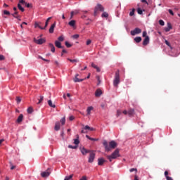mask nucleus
I'll return each mask as SVG.
<instances>
[{
    "mask_svg": "<svg viewBox=\"0 0 180 180\" xmlns=\"http://www.w3.org/2000/svg\"><path fill=\"white\" fill-rule=\"evenodd\" d=\"M105 151L109 153V151H112V150H115V148L117 147V143H116L115 141H111L109 142V144L108 143V141H105L103 143Z\"/></svg>",
    "mask_w": 180,
    "mask_h": 180,
    "instance_id": "obj_1",
    "label": "nucleus"
},
{
    "mask_svg": "<svg viewBox=\"0 0 180 180\" xmlns=\"http://www.w3.org/2000/svg\"><path fill=\"white\" fill-rule=\"evenodd\" d=\"M119 149H116L111 155H107L108 160H109L110 162H112V160H116L118 157H120V153H119Z\"/></svg>",
    "mask_w": 180,
    "mask_h": 180,
    "instance_id": "obj_2",
    "label": "nucleus"
},
{
    "mask_svg": "<svg viewBox=\"0 0 180 180\" xmlns=\"http://www.w3.org/2000/svg\"><path fill=\"white\" fill-rule=\"evenodd\" d=\"M120 84V73L119 70H117L115 72L114 80H113V85L116 88H117V86Z\"/></svg>",
    "mask_w": 180,
    "mask_h": 180,
    "instance_id": "obj_3",
    "label": "nucleus"
},
{
    "mask_svg": "<svg viewBox=\"0 0 180 180\" xmlns=\"http://www.w3.org/2000/svg\"><path fill=\"white\" fill-rule=\"evenodd\" d=\"M79 135H77V139H74V144H75V146H72V145L68 146V148H72V150H76V148H78V144H79Z\"/></svg>",
    "mask_w": 180,
    "mask_h": 180,
    "instance_id": "obj_4",
    "label": "nucleus"
},
{
    "mask_svg": "<svg viewBox=\"0 0 180 180\" xmlns=\"http://www.w3.org/2000/svg\"><path fill=\"white\" fill-rule=\"evenodd\" d=\"M103 11H105L103 6L101 4H97L94 9V16H96L98 12H103Z\"/></svg>",
    "mask_w": 180,
    "mask_h": 180,
    "instance_id": "obj_5",
    "label": "nucleus"
},
{
    "mask_svg": "<svg viewBox=\"0 0 180 180\" xmlns=\"http://www.w3.org/2000/svg\"><path fill=\"white\" fill-rule=\"evenodd\" d=\"M95 155H96L95 152H94V150H91V152L89 153L88 162H89L90 164H92V162H94V160H95Z\"/></svg>",
    "mask_w": 180,
    "mask_h": 180,
    "instance_id": "obj_6",
    "label": "nucleus"
},
{
    "mask_svg": "<svg viewBox=\"0 0 180 180\" xmlns=\"http://www.w3.org/2000/svg\"><path fill=\"white\" fill-rule=\"evenodd\" d=\"M141 33V29L136 27L134 30L131 31V36H136V34H140Z\"/></svg>",
    "mask_w": 180,
    "mask_h": 180,
    "instance_id": "obj_7",
    "label": "nucleus"
},
{
    "mask_svg": "<svg viewBox=\"0 0 180 180\" xmlns=\"http://www.w3.org/2000/svg\"><path fill=\"white\" fill-rule=\"evenodd\" d=\"M34 43H36V44H43L46 41V39L43 38H40L39 39H37L36 38H34L33 39Z\"/></svg>",
    "mask_w": 180,
    "mask_h": 180,
    "instance_id": "obj_8",
    "label": "nucleus"
},
{
    "mask_svg": "<svg viewBox=\"0 0 180 180\" xmlns=\"http://www.w3.org/2000/svg\"><path fill=\"white\" fill-rule=\"evenodd\" d=\"M150 43V37H146L143 41V46H147Z\"/></svg>",
    "mask_w": 180,
    "mask_h": 180,
    "instance_id": "obj_9",
    "label": "nucleus"
},
{
    "mask_svg": "<svg viewBox=\"0 0 180 180\" xmlns=\"http://www.w3.org/2000/svg\"><path fill=\"white\" fill-rule=\"evenodd\" d=\"M78 77H79V75L77 74L75 75V77L74 78L75 82H82V81H84V79H79Z\"/></svg>",
    "mask_w": 180,
    "mask_h": 180,
    "instance_id": "obj_10",
    "label": "nucleus"
},
{
    "mask_svg": "<svg viewBox=\"0 0 180 180\" xmlns=\"http://www.w3.org/2000/svg\"><path fill=\"white\" fill-rule=\"evenodd\" d=\"M92 150H86L85 148L81 149V153L83 155L88 154V153H91Z\"/></svg>",
    "mask_w": 180,
    "mask_h": 180,
    "instance_id": "obj_11",
    "label": "nucleus"
},
{
    "mask_svg": "<svg viewBox=\"0 0 180 180\" xmlns=\"http://www.w3.org/2000/svg\"><path fill=\"white\" fill-rule=\"evenodd\" d=\"M50 176V172H43L42 173H41V176H42V178H47V176Z\"/></svg>",
    "mask_w": 180,
    "mask_h": 180,
    "instance_id": "obj_12",
    "label": "nucleus"
},
{
    "mask_svg": "<svg viewBox=\"0 0 180 180\" xmlns=\"http://www.w3.org/2000/svg\"><path fill=\"white\" fill-rule=\"evenodd\" d=\"M56 22L51 25V26L49 28V33H54V29L56 28Z\"/></svg>",
    "mask_w": 180,
    "mask_h": 180,
    "instance_id": "obj_13",
    "label": "nucleus"
},
{
    "mask_svg": "<svg viewBox=\"0 0 180 180\" xmlns=\"http://www.w3.org/2000/svg\"><path fill=\"white\" fill-rule=\"evenodd\" d=\"M106 162L105 159L101 158L98 159V165H103V163Z\"/></svg>",
    "mask_w": 180,
    "mask_h": 180,
    "instance_id": "obj_14",
    "label": "nucleus"
},
{
    "mask_svg": "<svg viewBox=\"0 0 180 180\" xmlns=\"http://www.w3.org/2000/svg\"><path fill=\"white\" fill-rule=\"evenodd\" d=\"M172 29V25L170 24V22L167 23V26L165 27V32H169Z\"/></svg>",
    "mask_w": 180,
    "mask_h": 180,
    "instance_id": "obj_15",
    "label": "nucleus"
},
{
    "mask_svg": "<svg viewBox=\"0 0 180 180\" xmlns=\"http://www.w3.org/2000/svg\"><path fill=\"white\" fill-rule=\"evenodd\" d=\"M55 46L56 47H58V49H64V46H61V42L59 41H55Z\"/></svg>",
    "mask_w": 180,
    "mask_h": 180,
    "instance_id": "obj_16",
    "label": "nucleus"
},
{
    "mask_svg": "<svg viewBox=\"0 0 180 180\" xmlns=\"http://www.w3.org/2000/svg\"><path fill=\"white\" fill-rule=\"evenodd\" d=\"M102 95V90L101 89H98L95 92V96L98 98Z\"/></svg>",
    "mask_w": 180,
    "mask_h": 180,
    "instance_id": "obj_17",
    "label": "nucleus"
},
{
    "mask_svg": "<svg viewBox=\"0 0 180 180\" xmlns=\"http://www.w3.org/2000/svg\"><path fill=\"white\" fill-rule=\"evenodd\" d=\"M41 24V22H35L34 23V27H39V29H41V30H44V29H46V27H42L41 26H40V25Z\"/></svg>",
    "mask_w": 180,
    "mask_h": 180,
    "instance_id": "obj_18",
    "label": "nucleus"
},
{
    "mask_svg": "<svg viewBox=\"0 0 180 180\" xmlns=\"http://www.w3.org/2000/svg\"><path fill=\"white\" fill-rule=\"evenodd\" d=\"M23 120V114H20L18 119H17V123H21V122Z\"/></svg>",
    "mask_w": 180,
    "mask_h": 180,
    "instance_id": "obj_19",
    "label": "nucleus"
},
{
    "mask_svg": "<svg viewBox=\"0 0 180 180\" xmlns=\"http://www.w3.org/2000/svg\"><path fill=\"white\" fill-rule=\"evenodd\" d=\"M54 129H55L56 131H58V130H60V122H59L56 123Z\"/></svg>",
    "mask_w": 180,
    "mask_h": 180,
    "instance_id": "obj_20",
    "label": "nucleus"
},
{
    "mask_svg": "<svg viewBox=\"0 0 180 180\" xmlns=\"http://www.w3.org/2000/svg\"><path fill=\"white\" fill-rule=\"evenodd\" d=\"M76 21L75 20H72L68 22L69 26H71V27H74L75 26Z\"/></svg>",
    "mask_w": 180,
    "mask_h": 180,
    "instance_id": "obj_21",
    "label": "nucleus"
},
{
    "mask_svg": "<svg viewBox=\"0 0 180 180\" xmlns=\"http://www.w3.org/2000/svg\"><path fill=\"white\" fill-rule=\"evenodd\" d=\"M49 46L51 48V51L52 53H56V47H54V45L53 44H49Z\"/></svg>",
    "mask_w": 180,
    "mask_h": 180,
    "instance_id": "obj_22",
    "label": "nucleus"
},
{
    "mask_svg": "<svg viewBox=\"0 0 180 180\" xmlns=\"http://www.w3.org/2000/svg\"><path fill=\"white\" fill-rule=\"evenodd\" d=\"M91 67H93V68H95L97 72H101V69H99V67H98L94 63H91Z\"/></svg>",
    "mask_w": 180,
    "mask_h": 180,
    "instance_id": "obj_23",
    "label": "nucleus"
},
{
    "mask_svg": "<svg viewBox=\"0 0 180 180\" xmlns=\"http://www.w3.org/2000/svg\"><path fill=\"white\" fill-rule=\"evenodd\" d=\"M13 9L14 11V13L11 14L12 16H13V15H14V16H16V15H19V11H18V8L13 7Z\"/></svg>",
    "mask_w": 180,
    "mask_h": 180,
    "instance_id": "obj_24",
    "label": "nucleus"
},
{
    "mask_svg": "<svg viewBox=\"0 0 180 180\" xmlns=\"http://www.w3.org/2000/svg\"><path fill=\"white\" fill-rule=\"evenodd\" d=\"M17 6L19 11H20L21 12H25V8L22 6V4H18Z\"/></svg>",
    "mask_w": 180,
    "mask_h": 180,
    "instance_id": "obj_25",
    "label": "nucleus"
},
{
    "mask_svg": "<svg viewBox=\"0 0 180 180\" xmlns=\"http://www.w3.org/2000/svg\"><path fill=\"white\" fill-rule=\"evenodd\" d=\"M128 115L129 116H133L134 115V109H129L128 110Z\"/></svg>",
    "mask_w": 180,
    "mask_h": 180,
    "instance_id": "obj_26",
    "label": "nucleus"
},
{
    "mask_svg": "<svg viewBox=\"0 0 180 180\" xmlns=\"http://www.w3.org/2000/svg\"><path fill=\"white\" fill-rule=\"evenodd\" d=\"M91 110H94V107L92 106L88 107L86 110L87 115H91Z\"/></svg>",
    "mask_w": 180,
    "mask_h": 180,
    "instance_id": "obj_27",
    "label": "nucleus"
},
{
    "mask_svg": "<svg viewBox=\"0 0 180 180\" xmlns=\"http://www.w3.org/2000/svg\"><path fill=\"white\" fill-rule=\"evenodd\" d=\"M134 41H136V43H140V41H141V37H136L134 38Z\"/></svg>",
    "mask_w": 180,
    "mask_h": 180,
    "instance_id": "obj_28",
    "label": "nucleus"
},
{
    "mask_svg": "<svg viewBox=\"0 0 180 180\" xmlns=\"http://www.w3.org/2000/svg\"><path fill=\"white\" fill-rule=\"evenodd\" d=\"M72 176H74V174H70V176H66L65 177L64 180H72Z\"/></svg>",
    "mask_w": 180,
    "mask_h": 180,
    "instance_id": "obj_29",
    "label": "nucleus"
},
{
    "mask_svg": "<svg viewBox=\"0 0 180 180\" xmlns=\"http://www.w3.org/2000/svg\"><path fill=\"white\" fill-rule=\"evenodd\" d=\"M48 104L51 108H56V105L53 104V101H51V100L48 101Z\"/></svg>",
    "mask_w": 180,
    "mask_h": 180,
    "instance_id": "obj_30",
    "label": "nucleus"
},
{
    "mask_svg": "<svg viewBox=\"0 0 180 180\" xmlns=\"http://www.w3.org/2000/svg\"><path fill=\"white\" fill-rule=\"evenodd\" d=\"M86 139H88L89 140H91V141H98V139H96L90 137L89 135H86Z\"/></svg>",
    "mask_w": 180,
    "mask_h": 180,
    "instance_id": "obj_31",
    "label": "nucleus"
},
{
    "mask_svg": "<svg viewBox=\"0 0 180 180\" xmlns=\"http://www.w3.org/2000/svg\"><path fill=\"white\" fill-rule=\"evenodd\" d=\"M102 18H109V14L106 12H103L101 15Z\"/></svg>",
    "mask_w": 180,
    "mask_h": 180,
    "instance_id": "obj_32",
    "label": "nucleus"
},
{
    "mask_svg": "<svg viewBox=\"0 0 180 180\" xmlns=\"http://www.w3.org/2000/svg\"><path fill=\"white\" fill-rule=\"evenodd\" d=\"M68 61H70V63H79V60H77V59H70V58H68Z\"/></svg>",
    "mask_w": 180,
    "mask_h": 180,
    "instance_id": "obj_33",
    "label": "nucleus"
},
{
    "mask_svg": "<svg viewBox=\"0 0 180 180\" xmlns=\"http://www.w3.org/2000/svg\"><path fill=\"white\" fill-rule=\"evenodd\" d=\"M51 19V17H49L47 20H46V22H45V27H45V29L46 28V27L47 26H49V22H50V20Z\"/></svg>",
    "mask_w": 180,
    "mask_h": 180,
    "instance_id": "obj_34",
    "label": "nucleus"
},
{
    "mask_svg": "<svg viewBox=\"0 0 180 180\" xmlns=\"http://www.w3.org/2000/svg\"><path fill=\"white\" fill-rule=\"evenodd\" d=\"M60 123H61L62 126H64V124H65V117H63L60 120Z\"/></svg>",
    "mask_w": 180,
    "mask_h": 180,
    "instance_id": "obj_35",
    "label": "nucleus"
},
{
    "mask_svg": "<svg viewBox=\"0 0 180 180\" xmlns=\"http://www.w3.org/2000/svg\"><path fill=\"white\" fill-rule=\"evenodd\" d=\"M65 44L66 46V47H68V49H70V47H72V45L71 44H69L68 41H65Z\"/></svg>",
    "mask_w": 180,
    "mask_h": 180,
    "instance_id": "obj_36",
    "label": "nucleus"
},
{
    "mask_svg": "<svg viewBox=\"0 0 180 180\" xmlns=\"http://www.w3.org/2000/svg\"><path fill=\"white\" fill-rule=\"evenodd\" d=\"M43 99H44V97L43 96H40V98L39 99V102L37 103V104H40L41 103V102H43Z\"/></svg>",
    "mask_w": 180,
    "mask_h": 180,
    "instance_id": "obj_37",
    "label": "nucleus"
},
{
    "mask_svg": "<svg viewBox=\"0 0 180 180\" xmlns=\"http://www.w3.org/2000/svg\"><path fill=\"white\" fill-rule=\"evenodd\" d=\"M27 113H33V108L30 107L27 108Z\"/></svg>",
    "mask_w": 180,
    "mask_h": 180,
    "instance_id": "obj_38",
    "label": "nucleus"
},
{
    "mask_svg": "<svg viewBox=\"0 0 180 180\" xmlns=\"http://www.w3.org/2000/svg\"><path fill=\"white\" fill-rule=\"evenodd\" d=\"M13 18H15V19H18V20H20V15L18 14V15H15V14H13Z\"/></svg>",
    "mask_w": 180,
    "mask_h": 180,
    "instance_id": "obj_39",
    "label": "nucleus"
},
{
    "mask_svg": "<svg viewBox=\"0 0 180 180\" xmlns=\"http://www.w3.org/2000/svg\"><path fill=\"white\" fill-rule=\"evenodd\" d=\"M135 174H137V168H131L129 169V172H134Z\"/></svg>",
    "mask_w": 180,
    "mask_h": 180,
    "instance_id": "obj_40",
    "label": "nucleus"
},
{
    "mask_svg": "<svg viewBox=\"0 0 180 180\" xmlns=\"http://www.w3.org/2000/svg\"><path fill=\"white\" fill-rule=\"evenodd\" d=\"M38 58H40L41 60H43V61H46V63H50L49 60L47 59H44L43 57H41V56H38Z\"/></svg>",
    "mask_w": 180,
    "mask_h": 180,
    "instance_id": "obj_41",
    "label": "nucleus"
},
{
    "mask_svg": "<svg viewBox=\"0 0 180 180\" xmlns=\"http://www.w3.org/2000/svg\"><path fill=\"white\" fill-rule=\"evenodd\" d=\"M38 58H40L41 60H43V61H46V63H50L49 60L47 59H44L43 57H41V56H38Z\"/></svg>",
    "mask_w": 180,
    "mask_h": 180,
    "instance_id": "obj_42",
    "label": "nucleus"
},
{
    "mask_svg": "<svg viewBox=\"0 0 180 180\" xmlns=\"http://www.w3.org/2000/svg\"><path fill=\"white\" fill-rule=\"evenodd\" d=\"M165 44L168 46V47L172 49V46H171V44H169V42L167 40H165Z\"/></svg>",
    "mask_w": 180,
    "mask_h": 180,
    "instance_id": "obj_43",
    "label": "nucleus"
},
{
    "mask_svg": "<svg viewBox=\"0 0 180 180\" xmlns=\"http://www.w3.org/2000/svg\"><path fill=\"white\" fill-rule=\"evenodd\" d=\"M20 5H25V4H26V1L25 0H19V3Z\"/></svg>",
    "mask_w": 180,
    "mask_h": 180,
    "instance_id": "obj_44",
    "label": "nucleus"
},
{
    "mask_svg": "<svg viewBox=\"0 0 180 180\" xmlns=\"http://www.w3.org/2000/svg\"><path fill=\"white\" fill-rule=\"evenodd\" d=\"M24 5H25V6H27V8H32V4L27 3L26 1Z\"/></svg>",
    "mask_w": 180,
    "mask_h": 180,
    "instance_id": "obj_45",
    "label": "nucleus"
},
{
    "mask_svg": "<svg viewBox=\"0 0 180 180\" xmlns=\"http://www.w3.org/2000/svg\"><path fill=\"white\" fill-rule=\"evenodd\" d=\"M135 9L133 8L132 11L129 13V16H134Z\"/></svg>",
    "mask_w": 180,
    "mask_h": 180,
    "instance_id": "obj_46",
    "label": "nucleus"
},
{
    "mask_svg": "<svg viewBox=\"0 0 180 180\" xmlns=\"http://www.w3.org/2000/svg\"><path fill=\"white\" fill-rule=\"evenodd\" d=\"M159 24L160 25V26H164V25H165V22H164V20H160Z\"/></svg>",
    "mask_w": 180,
    "mask_h": 180,
    "instance_id": "obj_47",
    "label": "nucleus"
},
{
    "mask_svg": "<svg viewBox=\"0 0 180 180\" xmlns=\"http://www.w3.org/2000/svg\"><path fill=\"white\" fill-rule=\"evenodd\" d=\"M79 37V34H78L72 35V39H77Z\"/></svg>",
    "mask_w": 180,
    "mask_h": 180,
    "instance_id": "obj_48",
    "label": "nucleus"
},
{
    "mask_svg": "<svg viewBox=\"0 0 180 180\" xmlns=\"http://www.w3.org/2000/svg\"><path fill=\"white\" fill-rule=\"evenodd\" d=\"M137 12L139 15H143V10H141V8H138Z\"/></svg>",
    "mask_w": 180,
    "mask_h": 180,
    "instance_id": "obj_49",
    "label": "nucleus"
},
{
    "mask_svg": "<svg viewBox=\"0 0 180 180\" xmlns=\"http://www.w3.org/2000/svg\"><path fill=\"white\" fill-rule=\"evenodd\" d=\"M58 40L59 41H64V37H63V36L59 37L58 38Z\"/></svg>",
    "mask_w": 180,
    "mask_h": 180,
    "instance_id": "obj_50",
    "label": "nucleus"
},
{
    "mask_svg": "<svg viewBox=\"0 0 180 180\" xmlns=\"http://www.w3.org/2000/svg\"><path fill=\"white\" fill-rule=\"evenodd\" d=\"M84 128V130H86H86H89V129H91V127H89V126H88V125H86L84 127H83Z\"/></svg>",
    "mask_w": 180,
    "mask_h": 180,
    "instance_id": "obj_51",
    "label": "nucleus"
},
{
    "mask_svg": "<svg viewBox=\"0 0 180 180\" xmlns=\"http://www.w3.org/2000/svg\"><path fill=\"white\" fill-rule=\"evenodd\" d=\"M4 15H11V12H9V11H6V10H4Z\"/></svg>",
    "mask_w": 180,
    "mask_h": 180,
    "instance_id": "obj_52",
    "label": "nucleus"
},
{
    "mask_svg": "<svg viewBox=\"0 0 180 180\" xmlns=\"http://www.w3.org/2000/svg\"><path fill=\"white\" fill-rule=\"evenodd\" d=\"M16 101H17V103H20V102L22 101V99H20V97H16Z\"/></svg>",
    "mask_w": 180,
    "mask_h": 180,
    "instance_id": "obj_53",
    "label": "nucleus"
},
{
    "mask_svg": "<svg viewBox=\"0 0 180 180\" xmlns=\"http://www.w3.org/2000/svg\"><path fill=\"white\" fill-rule=\"evenodd\" d=\"M91 43H92V41H91V39H88V40L86 41V46H89V44H91Z\"/></svg>",
    "mask_w": 180,
    "mask_h": 180,
    "instance_id": "obj_54",
    "label": "nucleus"
},
{
    "mask_svg": "<svg viewBox=\"0 0 180 180\" xmlns=\"http://www.w3.org/2000/svg\"><path fill=\"white\" fill-rule=\"evenodd\" d=\"M121 115H122V111L117 110V117H119V116H120Z\"/></svg>",
    "mask_w": 180,
    "mask_h": 180,
    "instance_id": "obj_55",
    "label": "nucleus"
},
{
    "mask_svg": "<svg viewBox=\"0 0 180 180\" xmlns=\"http://www.w3.org/2000/svg\"><path fill=\"white\" fill-rule=\"evenodd\" d=\"M143 37H147V32L144 31L142 34Z\"/></svg>",
    "mask_w": 180,
    "mask_h": 180,
    "instance_id": "obj_56",
    "label": "nucleus"
},
{
    "mask_svg": "<svg viewBox=\"0 0 180 180\" xmlns=\"http://www.w3.org/2000/svg\"><path fill=\"white\" fill-rule=\"evenodd\" d=\"M5 60V56H4L3 55H0V61H2Z\"/></svg>",
    "mask_w": 180,
    "mask_h": 180,
    "instance_id": "obj_57",
    "label": "nucleus"
},
{
    "mask_svg": "<svg viewBox=\"0 0 180 180\" xmlns=\"http://www.w3.org/2000/svg\"><path fill=\"white\" fill-rule=\"evenodd\" d=\"M74 119H75V117L71 115L70 117H69V120L72 122V120H74Z\"/></svg>",
    "mask_w": 180,
    "mask_h": 180,
    "instance_id": "obj_58",
    "label": "nucleus"
},
{
    "mask_svg": "<svg viewBox=\"0 0 180 180\" xmlns=\"http://www.w3.org/2000/svg\"><path fill=\"white\" fill-rule=\"evenodd\" d=\"M168 11H169V13H170V15H172V16H174V11H172V10L169 9Z\"/></svg>",
    "mask_w": 180,
    "mask_h": 180,
    "instance_id": "obj_59",
    "label": "nucleus"
},
{
    "mask_svg": "<svg viewBox=\"0 0 180 180\" xmlns=\"http://www.w3.org/2000/svg\"><path fill=\"white\" fill-rule=\"evenodd\" d=\"M81 133H82V134H84L85 133H87V131L85 129H84V128H82Z\"/></svg>",
    "mask_w": 180,
    "mask_h": 180,
    "instance_id": "obj_60",
    "label": "nucleus"
},
{
    "mask_svg": "<svg viewBox=\"0 0 180 180\" xmlns=\"http://www.w3.org/2000/svg\"><path fill=\"white\" fill-rule=\"evenodd\" d=\"M74 12V15H78V13H79V10H76Z\"/></svg>",
    "mask_w": 180,
    "mask_h": 180,
    "instance_id": "obj_61",
    "label": "nucleus"
},
{
    "mask_svg": "<svg viewBox=\"0 0 180 180\" xmlns=\"http://www.w3.org/2000/svg\"><path fill=\"white\" fill-rule=\"evenodd\" d=\"M79 180H87L86 176H83Z\"/></svg>",
    "mask_w": 180,
    "mask_h": 180,
    "instance_id": "obj_62",
    "label": "nucleus"
},
{
    "mask_svg": "<svg viewBox=\"0 0 180 180\" xmlns=\"http://www.w3.org/2000/svg\"><path fill=\"white\" fill-rule=\"evenodd\" d=\"M165 178H167V176H168V171L165 172Z\"/></svg>",
    "mask_w": 180,
    "mask_h": 180,
    "instance_id": "obj_63",
    "label": "nucleus"
},
{
    "mask_svg": "<svg viewBox=\"0 0 180 180\" xmlns=\"http://www.w3.org/2000/svg\"><path fill=\"white\" fill-rule=\"evenodd\" d=\"M166 179H167V180H174V179H172V177H169V176H167V177H166Z\"/></svg>",
    "mask_w": 180,
    "mask_h": 180,
    "instance_id": "obj_64",
    "label": "nucleus"
}]
</instances>
